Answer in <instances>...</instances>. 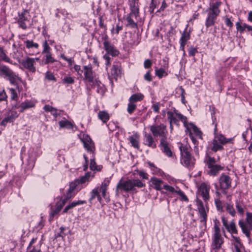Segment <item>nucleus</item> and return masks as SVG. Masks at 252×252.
I'll return each mask as SVG.
<instances>
[{
    "label": "nucleus",
    "instance_id": "obj_1",
    "mask_svg": "<svg viewBox=\"0 0 252 252\" xmlns=\"http://www.w3.org/2000/svg\"><path fill=\"white\" fill-rule=\"evenodd\" d=\"M145 185L140 180H127L126 181H123L122 179L118 183L116 192V195H119L123 192H130L136 191L135 187L142 188L145 187Z\"/></svg>",
    "mask_w": 252,
    "mask_h": 252
},
{
    "label": "nucleus",
    "instance_id": "obj_2",
    "mask_svg": "<svg viewBox=\"0 0 252 252\" xmlns=\"http://www.w3.org/2000/svg\"><path fill=\"white\" fill-rule=\"evenodd\" d=\"M0 77L6 79L11 84L16 85L18 81H21V79L15 72L8 66L0 63Z\"/></svg>",
    "mask_w": 252,
    "mask_h": 252
},
{
    "label": "nucleus",
    "instance_id": "obj_3",
    "mask_svg": "<svg viewBox=\"0 0 252 252\" xmlns=\"http://www.w3.org/2000/svg\"><path fill=\"white\" fill-rule=\"evenodd\" d=\"M182 156L181 162L189 168L193 166L194 159L190 154V147L188 144H180L179 146Z\"/></svg>",
    "mask_w": 252,
    "mask_h": 252
},
{
    "label": "nucleus",
    "instance_id": "obj_4",
    "mask_svg": "<svg viewBox=\"0 0 252 252\" xmlns=\"http://www.w3.org/2000/svg\"><path fill=\"white\" fill-rule=\"evenodd\" d=\"M221 4V1H217L210 4L208 10V17L206 21V26L209 27L214 24L217 17L220 13V7Z\"/></svg>",
    "mask_w": 252,
    "mask_h": 252
},
{
    "label": "nucleus",
    "instance_id": "obj_5",
    "mask_svg": "<svg viewBox=\"0 0 252 252\" xmlns=\"http://www.w3.org/2000/svg\"><path fill=\"white\" fill-rule=\"evenodd\" d=\"M223 243V238L220 233V229L216 222L214 224V232L212 236L211 248L215 251L220 249Z\"/></svg>",
    "mask_w": 252,
    "mask_h": 252
},
{
    "label": "nucleus",
    "instance_id": "obj_6",
    "mask_svg": "<svg viewBox=\"0 0 252 252\" xmlns=\"http://www.w3.org/2000/svg\"><path fill=\"white\" fill-rule=\"evenodd\" d=\"M246 221L243 220L239 221L238 224L242 232L248 238H250L251 232L252 231V213H246Z\"/></svg>",
    "mask_w": 252,
    "mask_h": 252
},
{
    "label": "nucleus",
    "instance_id": "obj_7",
    "mask_svg": "<svg viewBox=\"0 0 252 252\" xmlns=\"http://www.w3.org/2000/svg\"><path fill=\"white\" fill-rule=\"evenodd\" d=\"M167 114V118L170 123H173L178 126L179 125V120H180L183 122L184 126L187 129H189L188 123L187 122V118L186 116L178 113L176 110H175L174 112L168 111Z\"/></svg>",
    "mask_w": 252,
    "mask_h": 252
},
{
    "label": "nucleus",
    "instance_id": "obj_8",
    "mask_svg": "<svg viewBox=\"0 0 252 252\" xmlns=\"http://www.w3.org/2000/svg\"><path fill=\"white\" fill-rule=\"evenodd\" d=\"M150 130L154 136H159L161 139L167 140V131L166 126L164 124L152 125L150 126Z\"/></svg>",
    "mask_w": 252,
    "mask_h": 252
},
{
    "label": "nucleus",
    "instance_id": "obj_9",
    "mask_svg": "<svg viewBox=\"0 0 252 252\" xmlns=\"http://www.w3.org/2000/svg\"><path fill=\"white\" fill-rule=\"evenodd\" d=\"M30 19L29 11L26 10H24L19 14V18L18 21L19 27L24 30L29 28L31 26Z\"/></svg>",
    "mask_w": 252,
    "mask_h": 252
},
{
    "label": "nucleus",
    "instance_id": "obj_10",
    "mask_svg": "<svg viewBox=\"0 0 252 252\" xmlns=\"http://www.w3.org/2000/svg\"><path fill=\"white\" fill-rule=\"evenodd\" d=\"M38 60L39 59L37 58H31L30 57H28L23 60L20 63L24 68L28 69L29 71L35 72L36 71V68L34 66V64L35 63V61Z\"/></svg>",
    "mask_w": 252,
    "mask_h": 252
},
{
    "label": "nucleus",
    "instance_id": "obj_11",
    "mask_svg": "<svg viewBox=\"0 0 252 252\" xmlns=\"http://www.w3.org/2000/svg\"><path fill=\"white\" fill-rule=\"evenodd\" d=\"M210 187L206 183H202L198 188V195H200L203 200L207 202L210 198L209 191Z\"/></svg>",
    "mask_w": 252,
    "mask_h": 252
},
{
    "label": "nucleus",
    "instance_id": "obj_12",
    "mask_svg": "<svg viewBox=\"0 0 252 252\" xmlns=\"http://www.w3.org/2000/svg\"><path fill=\"white\" fill-rule=\"evenodd\" d=\"M232 180L227 175L223 173L219 179V184L220 188L222 190H225L231 187Z\"/></svg>",
    "mask_w": 252,
    "mask_h": 252
},
{
    "label": "nucleus",
    "instance_id": "obj_13",
    "mask_svg": "<svg viewBox=\"0 0 252 252\" xmlns=\"http://www.w3.org/2000/svg\"><path fill=\"white\" fill-rule=\"evenodd\" d=\"M83 69L84 70V78L88 82L92 83L93 85L94 83V78L95 74L92 69L91 66H84Z\"/></svg>",
    "mask_w": 252,
    "mask_h": 252
},
{
    "label": "nucleus",
    "instance_id": "obj_14",
    "mask_svg": "<svg viewBox=\"0 0 252 252\" xmlns=\"http://www.w3.org/2000/svg\"><path fill=\"white\" fill-rule=\"evenodd\" d=\"M196 205L197 206V209L200 215V221L204 224H206L207 215L206 213V210L204 206V204L201 200L197 198Z\"/></svg>",
    "mask_w": 252,
    "mask_h": 252
},
{
    "label": "nucleus",
    "instance_id": "obj_15",
    "mask_svg": "<svg viewBox=\"0 0 252 252\" xmlns=\"http://www.w3.org/2000/svg\"><path fill=\"white\" fill-rule=\"evenodd\" d=\"M19 114L15 110H10L7 113L5 118L1 121L0 125L5 126L7 123L13 122L18 118Z\"/></svg>",
    "mask_w": 252,
    "mask_h": 252
},
{
    "label": "nucleus",
    "instance_id": "obj_16",
    "mask_svg": "<svg viewBox=\"0 0 252 252\" xmlns=\"http://www.w3.org/2000/svg\"><path fill=\"white\" fill-rule=\"evenodd\" d=\"M221 220L223 225L228 232L231 234L238 233V230L234 220L231 221L230 223H228L227 220L224 217H221Z\"/></svg>",
    "mask_w": 252,
    "mask_h": 252
},
{
    "label": "nucleus",
    "instance_id": "obj_17",
    "mask_svg": "<svg viewBox=\"0 0 252 252\" xmlns=\"http://www.w3.org/2000/svg\"><path fill=\"white\" fill-rule=\"evenodd\" d=\"M104 48L106 51V54L108 55H110L112 56H116L118 55L119 52L116 49L114 46L111 44L107 39H105L103 42Z\"/></svg>",
    "mask_w": 252,
    "mask_h": 252
},
{
    "label": "nucleus",
    "instance_id": "obj_18",
    "mask_svg": "<svg viewBox=\"0 0 252 252\" xmlns=\"http://www.w3.org/2000/svg\"><path fill=\"white\" fill-rule=\"evenodd\" d=\"M139 3L138 0H132L130 3V12L129 14L135 15V20L139 17Z\"/></svg>",
    "mask_w": 252,
    "mask_h": 252
},
{
    "label": "nucleus",
    "instance_id": "obj_19",
    "mask_svg": "<svg viewBox=\"0 0 252 252\" xmlns=\"http://www.w3.org/2000/svg\"><path fill=\"white\" fill-rule=\"evenodd\" d=\"M84 147L88 152L93 153L95 150L94 142L89 136H86L82 140Z\"/></svg>",
    "mask_w": 252,
    "mask_h": 252
},
{
    "label": "nucleus",
    "instance_id": "obj_20",
    "mask_svg": "<svg viewBox=\"0 0 252 252\" xmlns=\"http://www.w3.org/2000/svg\"><path fill=\"white\" fill-rule=\"evenodd\" d=\"M150 182L151 183L150 186L156 190H160L163 189L162 186L163 185V182L160 179L152 177L151 178Z\"/></svg>",
    "mask_w": 252,
    "mask_h": 252
},
{
    "label": "nucleus",
    "instance_id": "obj_21",
    "mask_svg": "<svg viewBox=\"0 0 252 252\" xmlns=\"http://www.w3.org/2000/svg\"><path fill=\"white\" fill-rule=\"evenodd\" d=\"M127 23L126 26L132 29L137 28V19L135 20V15L132 14H127L126 17Z\"/></svg>",
    "mask_w": 252,
    "mask_h": 252
},
{
    "label": "nucleus",
    "instance_id": "obj_22",
    "mask_svg": "<svg viewBox=\"0 0 252 252\" xmlns=\"http://www.w3.org/2000/svg\"><path fill=\"white\" fill-rule=\"evenodd\" d=\"M144 144L152 148H156L157 147L153 136L151 134L146 133H145L144 136Z\"/></svg>",
    "mask_w": 252,
    "mask_h": 252
},
{
    "label": "nucleus",
    "instance_id": "obj_23",
    "mask_svg": "<svg viewBox=\"0 0 252 252\" xmlns=\"http://www.w3.org/2000/svg\"><path fill=\"white\" fill-rule=\"evenodd\" d=\"M189 38L190 34L187 31V29H186L182 33L181 37L180 39V49L182 51L184 52L185 51L184 48L185 45L186 44L187 41L189 39Z\"/></svg>",
    "mask_w": 252,
    "mask_h": 252
},
{
    "label": "nucleus",
    "instance_id": "obj_24",
    "mask_svg": "<svg viewBox=\"0 0 252 252\" xmlns=\"http://www.w3.org/2000/svg\"><path fill=\"white\" fill-rule=\"evenodd\" d=\"M168 145L167 140L160 139L159 145L161 147V150L168 157H171L172 156V153Z\"/></svg>",
    "mask_w": 252,
    "mask_h": 252
},
{
    "label": "nucleus",
    "instance_id": "obj_25",
    "mask_svg": "<svg viewBox=\"0 0 252 252\" xmlns=\"http://www.w3.org/2000/svg\"><path fill=\"white\" fill-rule=\"evenodd\" d=\"M218 129L217 128V124L215 125V127L214 129V138L215 142L218 141L219 143L225 144L228 142L226 138L221 134H218L217 133Z\"/></svg>",
    "mask_w": 252,
    "mask_h": 252
},
{
    "label": "nucleus",
    "instance_id": "obj_26",
    "mask_svg": "<svg viewBox=\"0 0 252 252\" xmlns=\"http://www.w3.org/2000/svg\"><path fill=\"white\" fill-rule=\"evenodd\" d=\"M35 103L29 100H26L25 101L22 102L19 105L20 112H23L25 110L30 108L34 107Z\"/></svg>",
    "mask_w": 252,
    "mask_h": 252
},
{
    "label": "nucleus",
    "instance_id": "obj_27",
    "mask_svg": "<svg viewBox=\"0 0 252 252\" xmlns=\"http://www.w3.org/2000/svg\"><path fill=\"white\" fill-rule=\"evenodd\" d=\"M120 63L119 62H115L114 63L111 69V76L116 78L117 77L119 72H120Z\"/></svg>",
    "mask_w": 252,
    "mask_h": 252
},
{
    "label": "nucleus",
    "instance_id": "obj_28",
    "mask_svg": "<svg viewBox=\"0 0 252 252\" xmlns=\"http://www.w3.org/2000/svg\"><path fill=\"white\" fill-rule=\"evenodd\" d=\"M110 182L108 180H105L101 184L100 188H99V192H101L102 195L104 198L106 197V191L107 187L109 186Z\"/></svg>",
    "mask_w": 252,
    "mask_h": 252
},
{
    "label": "nucleus",
    "instance_id": "obj_29",
    "mask_svg": "<svg viewBox=\"0 0 252 252\" xmlns=\"http://www.w3.org/2000/svg\"><path fill=\"white\" fill-rule=\"evenodd\" d=\"M91 197L89 199V201L91 202L95 197H97V200L99 202H101L102 198L99 194V188H95L91 192Z\"/></svg>",
    "mask_w": 252,
    "mask_h": 252
},
{
    "label": "nucleus",
    "instance_id": "obj_30",
    "mask_svg": "<svg viewBox=\"0 0 252 252\" xmlns=\"http://www.w3.org/2000/svg\"><path fill=\"white\" fill-rule=\"evenodd\" d=\"M235 206L239 214L243 216L244 213V202L242 200H236L235 201Z\"/></svg>",
    "mask_w": 252,
    "mask_h": 252
},
{
    "label": "nucleus",
    "instance_id": "obj_31",
    "mask_svg": "<svg viewBox=\"0 0 252 252\" xmlns=\"http://www.w3.org/2000/svg\"><path fill=\"white\" fill-rule=\"evenodd\" d=\"M98 117L103 123H106L110 119L109 114L106 111H99L98 113Z\"/></svg>",
    "mask_w": 252,
    "mask_h": 252
},
{
    "label": "nucleus",
    "instance_id": "obj_32",
    "mask_svg": "<svg viewBox=\"0 0 252 252\" xmlns=\"http://www.w3.org/2000/svg\"><path fill=\"white\" fill-rule=\"evenodd\" d=\"M208 173L210 176H216L219 174L220 171L222 170L223 167L220 165L215 166L212 168H209Z\"/></svg>",
    "mask_w": 252,
    "mask_h": 252
},
{
    "label": "nucleus",
    "instance_id": "obj_33",
    "mask_svg": "<svg viewBox=\"0 0 252 252\" xmlns=\"http://www.w3.org/2000/svg\"><path fill=\"white\" fill-rule=\"evenodd\" d=\"M86 203V202L85 200H83V201L79 200V201H73L71 204L67 205L65 207V208L64 209V210L63 211V213H67V211L69 209H70L71 208H73V207H75L76 206L78 205H80V204H85Z\"/></svg>",
    "mask_w": 252,
    "mask_h": 252
},
{
    "label": "nucleus",
    "instance_id": "obj_34",
    "mask_svg": "<svg viewBox=\"0 0 252 252\" xmlns=\"http://www.w3.org/2000/svg\"><path fill=\"white\" fill-rule=\"evenodd\" d=\"M128 140L131 145L135 148L138 149L139 145V137L136 135H132L128 138Z\"/></svg>",
    "mask_w": 252,
    "mask_h": 252
},
{
    "label": "nucleus",
    "instance_id": "obj_35",
    "mask_svg": "<svg viewBox=\"0 0 252 252\" xmlns=\"http://www.w3.org/2000/svg\"><path fill=\"white\" fill-rule=\"evenodd\" d=\"M144 98V95L141 94H132L129 99V101L132 103L137 102L142 100Z\"/></svg>",
    "mask_w": 252,
    "mask_h": 252
},
{
    "label": "nucleus",
    "instance_id": "obj_36",
    "mask_svg": "<svg viewBox=\"0 0 252 252\" xmlns=\"http://www.w3.org/2000/svg\"><path fill=\"white\" fill-rule=\"evenodd\" d=\"M59 124L61 128L65 127L68 129H70L73 127L72 123L66 119L60 121Z\"/></svg>",
    "mask_w": 252,
    "mask_h": 252
},
{
    "label": "nucleus",
    "instance_id": "obj_37",
    "mask_svg": "<svg viewBox=\"0 0 252 252\" xmlns=\"http://www.w3.org/2000/svg\"><path fill=\"white\" fill-rule=\"evenodd\" d=\"M226 211L232 217H234L236 215V211L233 205L226 203L225 205Z\"/></svg>",
    "mask_w": 252,
    "mask_h": 252
},
{
    "label": "nucleus",
    "instance_id": "obj_38",
    "mask_svg": "<svg viewBox=\"0 0 252 252\" xmlns=\"http://www.w3.org/2000/svg\"><path fill=\"white\" fill-rule=\"evenodd\" d=\"M91 173L87 172L84 176L80 178L79 180H76L77 184H83L90 181Z\"/></svg>",
    "mask_w": 252,
    "mask_h": 252
},
{
    "label": "nucleus",
    "instance_id": "obj_39",
    "mask_svg": "<svg viewBox=\"0 0 252 252\" xmlns=\"http://www.w3.org/2000/svg\"><path fill=\"white\" fill-rule=\"evenodd\" d=\"M206 162L208 168L218 165L216 164V161L214 158L208 157L207 159L206 160Z\"/></svg>",
    "mask_w": 252,
    "mask_h": 252
},
{
    "label": "nucleus",
    "instance_id": "obj_40",
    "mask_svg": "<svg viewBox=\"0 0 252 252\" xmlns=\"http://www.w3.org/2000/svg\"><path fill=\"white\" fill-rule=\"evenodd\" d=\"M212 144L213 146L211 148V149L214 152H217V151L221 150L222 149V144L219 143L218 141L215 142L214 139L213 140Z\"/></svg>",
    "mask_w": 252,
    "mask_h": 252
},
{
    "label": "nucleus",
    "instance_id": "obj_41",
    "mask_svg": "<svg viewBox=\"0 0 252 252\" xmlns=\"http://www.w3.org/2000/svg\"><path fill=\"white\" fill-rule=\"evenodd\" d=\"M188 125L189 128H192L193 131L196 136H198L199 138H201V132L195 126L191 123L188 124Z\"/></svg>",
    "mask_w": 252,
    "mask_h": 252
},
{
    "label": "nucleus",
    "instance_id": "obj_42",
    "mask_svg": "<svg viewBox=\"0 0 252 252\" xmlns=\"http://www.w3.org/2000/svg\"><path fill=\"white\" fill-rule=\"evenodd\" d=\"M26 44V46L27 48H36L37 49L38 48V44L36 43L33 42L32 40H28L25 42Z\"/></svg>",
    "mask_w": 252,
    "mask_h": 252
},
{
    "label": "nucleus",
    "instance_id": "obj_43",
    "mask_svg": "<svg viewBox=\"0 0 252 252\" xmlns=\"http://www.w3.org/2000/svg\"><path fill=\"white\" fill-rule=\"evenodd\" d=\"M62 209V206L59 205L57 203L56 204V208L55 209H52L50 213V219H53L54 217L59 213L61 209Z\"/></svg>",
    "mask_w": 252,
    "mask_h": 252
},
{
    "label": "nucleus",
    "instance_id": "obj_44",
    "mask_svg": "<svg viewBox=\"0 0 252 252\" xmlns=\"http://www.w3.org/2000/svg\"><path fill=\"white\" fill-rule=\"evenodd\" d=\"M215 203L218 211L221 212L224 211L222 203L220 199H216L215 200Z\"/></svg>",
    "mask_w": 252,
    "mask_h": 252
},
{
    "label": "nucleus",
    "instance_id": "obj_45",
    "mask_svg": "<svg viewBox=\"0 0 252 252\" xmlns=\"http://www.w3.org/2000/svg\"><path fill=\"white\" fill-rule=\"evenodd\" d=\"M90 168L92 170H96L99 171L100 170V167L99 166L96 165V163L94 161V159H91Z\"/></svg>",
    "mask_w": 252,
    "mask_h": 252
},
{
    "label": "nucleus",
    "instance_id": "obj_46",
    "mask_svg": "<svg viewBox=\"0 0 252 252\" xmlns=\"http://www.w3.org/2000/svg\"><path fill=\"white\" fill-rule=\"evenodd\" d=\"M46 59L45 61V64H48L49 63H53L56 61V60L52 57L51 53L46 54L45 56Z\"/></svg>",
    "mask_w": 252,
    "mask_h": 252
},
{
    "label": "nucleus",
    "instance_id": "obj_47",
    "mask_svg": "<svg viewBox=\"0 0 252 252\" xmlns=\"http://www.w3.org/2000/svg\"><path fill=\"white\" fill-rule=\"evenodd\" d=\"M136 107V105L134 104V103L129 101V103L128 104L127 106V112L129 114H132L135 110Z\"/></svg>",
    "mask_w": 252,
    "mask_h": 252
},
{
    "label": "nucleus",
    "instance_id": "obj_48",
    "mask_svg": "<svg viewBox=\"0 0 252 252\" xmlns=\"http://www.w3.org/2000/svg\"><path fill=\"white\" fill-rule=\"evenodd\" d=\"M51 48L49 47L47 40H45L43 43V50L42 51L43 54H48L50 53Z\"/></svg>",
    "mask_w": 252,
    "mask_h": 252
},
{
    "label": "nucleus",
    "instance_id": "obj_49",
    "mask_svg": "<svg viewBox=\"0 0 252 252\" xmlns=\"http://www.w3.org/2000/svg\"><path fill=\"white\" fill-rule=\"evenodd\" d=\"M60 231L55 235V238L57 239L58 237L63 238L65 236V234L64 233L63 231L64 230V228L63 227H61L60 228Z\"/></svg>",
    "mask_w": 252,
    "mask_h": 252
},
{
    "label": "nucleus",
    "instance_id": "obj_50",
    "mask_svg": "<svg viewBox=\"0 0 252 252\" xmlns=\"http://www.w3.org/2000/svg\"><path fill=\"white\" fill-rule=\"evenodd\" d=\"M9 91L11 94V99L14 100H17L18 98V95L15 89L11 88L9 89Z\"/></svg>",
    "mask_w": 252,
    "mask_h": 252
},
{
    "label": "nucleus",
    "instance_id": "obj_51",
    "mask_svg": "<svg viewBox=\"0 0 252 252\" xmlns=\"http://www.w3.org/2000/svg\"><path fill=\"white\" fill-rule=\"evenodd\" d=\"M78 185L76 181L74 183H72L70 184V187L68 190L67 194L70 195L71 193L75 189L76 186Z\"/></svg>",
    "mask_w": 252,
    "mask_h": 252
},
{
    "label": "nucleus",
    "instance_id": "obj_52",
    "mask_svg": "<svg viewBox=\"0 0 252 252\" xmlns=\"http://www.w3.org/2000/svg\"><path fill=\"white\" fill-rule=\"evenodd\" d=\"M165 73V71L163 68H159L156 70V75L159 78H161Z\"/></svg>",
    "mask_w": 252,
    "mask_h": 252
},
{
    "label": "nucleus",
    "instance_id": "obj_53",
    "mask_svg": "<svg viewBox=\"0 0 252 252\" xmlns=\"http://www.w3.org/2000/svg\"><path fill=\"white\" fill-rule=\"evenodd\" d=\"M163 189L171 193H176V191H178V190H176L173 187H172V186H168L167 185H163Z\"/></svg>",
    "mask_w": 252,
    "mask_h": 252
},
{
    "label": "nucleus",
    "instance_id": "obj_54",
    "mask_svg": "<svg viewBox=\"0 0 252 252\" xmlns=\"http://www.w3.org/2000/svg\"><path fill=\"white\" fill-rule=\"evenodd\" d=\"M63 81L64 83L73 84L74 82V80L70 76H66L63 79Z\"/></svg>",
    "mask_w": 252,
    "mask_h": 252
},
{
    "label": "nucleus",
    "instance_id": "obj_55",
    "mask_svg": "<svg viewBox=\"0 0 252 252\" xmlns=\"http://www.w3.org/2000/svg\"><path fill=\"white\" fill-rule=\"evenodd\" d=\"M45 78L49 80L56 81V78L53 74L49 71L46 73Z\"/></svg>",
    "mask_w": 252,
    "mask_h": 252
},
{
    "label": "nucleus",
    "instance_id": "obj_56",
    "mask_svg": "<svg viewBox=\"0 0 252 252\" xmlns=\"http://www.w3.org/2000/svg\"><path fill=\"white\" fill-rule=\"evenodd\" d=\"M71 195H69V194H67V196L66 197L65 199L63 200L62 201V202H57V203L60 205V206H62V208L63 207V206L64 205V204H65L66 202L67 201V200L69 199H70L71 198Z\"/></svg>",
    "mask_w": 252,
    "mask_h": 252
},
{
    "label": "nucleus",
    "instance_id": "obj_57",
    "mask_svg": "<svg viewBox=\"0 0 252 252\" xmlns=\"http://www.w3.org/2000/svg\"><path fill=\"white\" fill-rule=\"evenodd\" d=\"M176 193L178 195H179L182 197V199L184 200V201L188 200L187 196L181 190L179 189V190H178V191H176Z\"/></svg>",
    "mask_w": 252,
    "mask_h": 252
},
{
    "label": "nucleus",
    "instance_id": "obj_58",
    "mask_svg": "<svg viewBox=\"0 0 252 252\" xmlns=\"http://www.w3.org/2000/svg\"><path fill=\"white\" fill-rule=\"evenodd\" d=\"M152 62L149 59H147L144 61V66L146 68H149L151 67Z\"/></svg>",
    "mask_w": 252,
    "mask_h": 252
},
{
    "label": "nucleus",
    "instance_id": "obj_59",
    "mask_svg": "<svg viewBox=\"0 0 252 252\" xmlns=\"http://www.w3.org/2000/svg\"><path fill=\"white\" fill-rule=\"evenodd\" d=\"M236 29L238 31L240 32V33L243 32L245 31L244 29L242 27V26L241 25L240 23L237 22L236 24Z\"/></svg>",
    "mask_w": 252,
    "mask_h": 252
},
{
    "label": "nucleus",
    "instance_id": "obj_60",
    "mask_svg": "<svg viewBox=\"0 0 252 252\" xmlns=\"http://www.w3.org/2000/svg\"><path fill=\"white\" fill-rule=\"evenodd\" d=\"M154 111L155 112L158 113L159 112V103H154L152 106Z\"/></svg>",
    "mask_w": 252,
    "mask_h": 252
},
{
    "label": "nucleus",
    "instance_id": "obj_61",
    "mask_svg": "<svg viewBox=\"0 0 252 252\" xmlns=\"http://www.w3.org/2000/svg\"><path fill=\"white\" fill-rule=\"evenodd\" d=\"M197 52V50L195 48L190 47L189 50V54L190 56H193Z\"/></svg>",
    "mask_w": 252,
    "mask_h": 252
},
{
    "label": "nucleus",
    "instance_id": "obj_62",
    "mask_svg": "<svg viewBox=\"0 0 252 252\" xmlns=\"http://www.w3.org/2000/svg\"><path fill=\"white\" fill-rule=\"evenodd\" d=\"M139 175L142 177L143 179H148V175L146 172L140 171L138 172Z\"/></svg>",
    "mask_w": 252,
    "mask_h": 252
},
{
    "label": "nucleus",
    "instance_id": "obj_63",
    "mask_svg": "<svg viewBox=\"0 0 252 252\" xmlns=\"http://www.w3.org/2000/svg\"><path fill=\"white\" fill-rule=\"evenodd\" d=\"M144 79L147 81H151L152 78L150 71H148L144 75Z\"/></svg>",
    "mask_w": 252,
    "mask_h": 252
},
{
    "label": "nucleus",
    "instance_id": "obj_64",
    "mask_svg": "<svg viewBox=\"0 0 252 252\" xmlns=\"http://www.w3.org/2000/svg\"><path fill=\"white\" fill-rule=\"evenodd\" d=\"M225 24L228 27H232L233 26L232 22L231 21L230 19L229 18H228V17H226L225 19Z\"/></svg>",
    "mask_w": 252,
    "mask_h": 252
}]
</instances>
